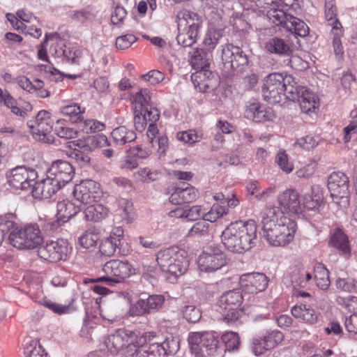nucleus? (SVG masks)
I'll return each mask as SVG.
<instances>
[{"label": "nucleus", "mask_w": 357, "mask_h": 357, "mask_svg": "<svg viewBox=\"0 0 357 357\" xmlns=\"http://www.w3.org/2000/svg\"><path fill=\"white\" fill-rule=\"evenodd\" d=\"M156 261L162 271L175 276L183 275L188 266L185 252L178 247H170L158 251Z\"/></svg>", "instance_id": "f257e3e1"}, {"label": "nucleus", "mask_w": 357, "mask_h": 357, "mask_svg": "<svg viewBox=\"0 0 357 357\" xmlns=\"http://www.w3.org/2000/svg\"><path fill=\"white\" fill-rule=\"evenodd\" d=\"M105 275L91 279V282H104L107 286L114 287L123 283L135 273V270L128 261L113 259L107 261L102 268Z\"/></svg>", "instance_id": "f03ea898"}, {"label": "nucleus", "mask_w": 357, "mask_h": 357, "mask_svg": "<svg viewBox=\"0 0 357 357\" xmlns=\"http://www.w3.org/2000/svg\"><path fill=\"white\" fill-rule=\"evenodd\" d=\"M43 236L37 224H30L24 228L15 229L8 236V241L12 246L19 250H31L40 245Z\"/></svg>", "instance_id": "7ed1b4c3"}, {"label": "nucleus", "mask_w": 357, "mask_h": 357, "mask_svg": "<svg viewBox=\"0 0 357 357\" xmlns=\"http://www.w3.org/2000/svg\"><path fill=\"white\" fill-rule=\"evenodd\" d=\"M284 84L282 97L291 101H298L305 113H309L316 107L314 95L305 87L298 86L292 76L286 75Z\"/></svg>", "instance_id": "20e7f679"}, {"label": "nucleus", "mask_w": 357, "mask_h": 357, "mask_svg": "<svg viewBox=\"0 0 357 357\" xmlns=\"http://www.w3.org/2000/svg\"><path fill=\"white\" fill-rule=\"evenodd\" d=\"M284 220L275 226L263 229L264 236L274 246H284L294 239L296 222L290 219Z\"/></svg>", "instance_id": "39448f33"}, {"label": "nucleus", "mask_w": 357, "mask_h": 357, "mask_svg": "<svg viewBox=\"0 0 357 357\" xmlns=\"http://www.w3.org/2000/svg\"><path fill=\"white\" fill-rule=\"evenodd\" d=\"M38 177L37 172L24 165L17 166L7 172L6 178L8 185L16 189L26 190L33 186Z\"/></svg>", "instance_id": "423d86ee"}, {"label": "nucleus", "mask_w": 357, "mask_h": 357, "mask_svg": "<svg viewBox=\"0 0 357 357\" xmlns=\"http://www.w3.org/2000/svg\"><path fill=\"white\" fill-rule=\"evenodd\" d=\"M349 178L342 172H333L328 178V189L337 204H348Z\"/></svg>", "instance_id": "0eeeda50"}, {"label": "nucleus", "mask_w": 357, "mask_h": 357, "mask_svg": "<svg viewBox=\"0 0 357 357\" xmlns=\"http://www.w3.org/2000/svg\"><path fill=\"white\" fill-rule=\"evenodd\" d=\"M236 286H241L242 291L248 294H257L264 291L268 284V279L262 273L253 272L243 274L238 277H232Z\"/></svg>", "instance_id": "6e6552de"}, {"label": "nucleus", "mask_w": 357, "mask_h": 357, "mask_svg": "<svg viewBox=\"0 0 357 357\" xmlns=\"http://www.w3.org/2000/svg\"><path fill=\"white\" fill-rule=\"evenodd\" d=\"M73 195L75 199L81 204H90L100 199L102 191L98 182L87 179L75 186Z\"/></svg>", "instance_id": "1a4fd4ad"}, {"label": "nucleus", "mask_w": 357, "mask_h": 357, "mask_svg": "<svg viewBox=\"0 0 357 357\" xmlns=\"http://www.w3.org/2000/svg\"><path fill=\"white\" fill-rule=\"evenodd\" d=\"M155 337V333H149L148 335L149 345L140 348L145 357H166L176 354L179 349L178 340L174 338H167L162 343H151V337Z\"/></svg>", "instance_id": "9d476101"}, {"label": "nucleus", "mask_w": 357, "mask_h": 357, "mask_svg": "<svg viewBox=\"0 0 357 357\" xmlns=\"http://www.w3.org/2000/svg\"><path fill=\"white\" fill-rule=\"evenodd\" d=\"M284 77L282 74L272 73L264 79L262 92L264 99L271 104L279 103L282 100Z\"/></svg>", "instance_id": "9b49d317"}, {"label": "nucleus", "mask_w": 357, "mask_h": 357, "mask_svg": "<svg viewBox=\"0 0 357 357\" xmlns=\"http://www.w3.org/2000/svg\"><path fill=\"white\" fill-rule=\"evenodd\" d=\"M68 252V243L63 240L47 241L38 250V255L40 258L51 262L66 260Z\"/></svg>", "instance_id": "f8f14e48"}, {"label": "nucleus", "mask_w": 357, "mask_h": 357, "mask_svg": "<svg viewBox=\"0 0 357 357\" xmlns=\"http://www.w3.org/2000/svg\"><path fill=\"white\" fill-rule=\"evenodd\" d=\"M198 267L202 271L212 272L223 266V254L218 247H211L203 252L197 260Z\"/></svg>", "instance_id": "ddd939ff"}, {"label": "nucleus", "mask_w": 357, "mask_h": 357, "mask_svg": "<svg viewBox=\"0 0 357 357\" xmlns=\"http://www.w3.org/2000/svg\"><path fill=\"white\" fill-rule=\"evenodd\" d=\"M209 68L195 69L191 80L195 88L200 91L215 90L220 83L219 76L208 70Z\"/></svg>", "instance_id": "4468645a"}, {"label": "nucleus", "mask_w": 357, "mask_h": 357, "mask_svg": "<svg viewBox=\"0 0 357 357\" xmlns=\"http://www.w3.org/2000/svg\"><path fill=\"white\" fill-rule=\"evenodd\" d=\"M79 211V207L75 206V204L70 201L63 200L59 202L56 204L57 220L47 222L45 225V229L50 231L56 230L61 226V222L63 223L68 221Z\"/></svg>", "instance_id": "2eb2a0df"}, {"label": "nucleus", "mask_w": 357, "mask_h": 357, "mask_svg": "<svg viewBox=\"0 0 357 357\" xmlns=\"http://www.w3.org/2000/svg\"><path fill=\"white\" fill-rule=\"evenodd\" d=\"M135 334L132 332L117 331L109 335L104 340V344L111 354H116L125 346L135 347L133 344V337Z\"/></svg>", "instance_id": "dca6fc26"}, {"label": "nucleus", "mask_w": 357, "mask_h": 357, "mask_svg": "<svg viewBox=\"0 0 357 357\" xmlns=\"http://www.w3.org/2000/svg\"><path fill=\"white\" fill-rule=\"evenodd\" d=\"M47 173L63 187L74 177L75 168L69 162L58 160L52 164Z\"/></svg>", "instance_id": "f3484780"}, {"label": "nucleus", "mask_w": 357, "mask_h": 357, "mask_svg": "<svg viewBox=\"0 0 357 357\" xmlns=\"http://www.w3.org/2000/svg\"><path fill=\"white\" fill-rule=\"evenodd\" d=\"M165 302L162 295H151L146 298H140L130 309L132 316H140L149 314L160 309Z\"/></svg>", "instance_id": "a211bd4d"}, {"label": "nucleus", "mask_w": 357, "mask_h": 357, "mask_svg": "<svg viewBox=\"0 0 357 357\" xmlns=\"http://www.w3.org/2000/svg\"><path fill=\"white\" fill-rule=\"evenodd\" d=\"M61 188V185L47 173L45 178L39 182L35 181L31 192L36 199H49Z\"/></svg>", "instance_id": "6ab92c4d"}, {"label": "nucleus", "mask_w": 357, "mask_h": 357, "mask_svg": "<svg viewBox=\"0 0 357 357\" xmlns=\"http://www.w3.org/2000/svg\"><path fill=\"white\" fill-rule=\"evenodd\" d=\"M238 228L234 231H238L242 239V245L244 251L252 248L254 241L257 238V225L255 220H249L248 221H236Z\"/></svg>", "instance_id": "aec40b11"}, {"label": "nucleus", "mask_w": 357, "mask_h": 357, "mask_svg": "<svg viewBox=\"0 0 357 357\" xmlns=\"http://www.w3.org/2000/svg\"><path fill=\"white\" fill-rule=\"evenodd\" d=\"M176 40L183 47L192 46L197 40L199 33L198 24H178Z\"/></svg>", "instance_id": "412c9836"}, {"label": "nucleus", "mask_w": 357, "mask_h": 357, "mask_svg": "<svg viewBox=\"0 0 357 357\" xmlns=\"http://www.w3.org/2000/svg\"><path fill=\"white\" fill-rule=\"evenodd\" d=\"M198 191L188 183H183L181 186L176 188L169 197V202L175 205L190 203L196 200Z\"/></svg>", "instance_id": "4be33fe9"}, {"label": "nucleus", "mask_w": 357, "mask_h": 357, "mask_svg": "<svg viewBox=\"0 0 357 357\" xmlns=\"http://www.w3.org/2000/svg\"><path fill=\"white\" fill-rule=\"evenodd\" d=\"M280 206L288 210L290 213L298 214L302 212V204L299 199V194L294 189L284 190L278 196Z\"/></svg>", "instance_id": "5701e85b"}, {"label": "nucleus", "mask_w": 357, "mask_h": 357, "mask_svg": "<svg viewBox=\"0 0 357 357\" xmlns=\"http://www.w3.org/2000/svg\"><path fill=\"white\" fill-rule=\"evenodd\" d=\"M236 228H238V226L236 221L225 229V247L231 252L241 253L244 250L241 235L238 234V231H234Z\"/></svg>", "instance_id": "b1692460"}, {"label": "nucleus", "mask_w": 357, "mask_h": 357, "mask_svg": "<svg viewBox=\"0 0 357 357\" xmlns=\"http://www.w3.org/2000/svg\"><path fill=\"white\" fill-rule=\"evenodd\" d=\"M225 68L234 70L240 66L246 63L247 59L237 46L228 45L225 48Z\"/></svg>", "instance_id": "393cba45"}, {"label": "nucleus", "mask_w": 357, "mask_h": 357, "mask_svg": "<svg viewBox=\"0 0 357 357\" xmlns=\"http://www.w3.org/2000/svg\"><path fill=\"white\" fill-rule=\"evenodd\" d=\"M284 220H289L283 215V212L276 206L267 207L261 213L262 228L270 227L284 222Z\"/></svg>", "instance_id": "a878e982"}, {"label": "nucleus", "mask_w": 357, "mask_h": 357, "mask_svg": "<svg viewBox=\"0 0 357 357\" xmlns=\"http://www.w3.org/2000/svg\"><path fill=\"white\" fill-rule=\"evenodd\" d=\"M291 314L296 319H299L309 324H315L318 319V315L310 305L303 304L295 305L292 307Z\"/></svg>", "instance_id": "bb28decb"}, {"label": "nucleus", "mask_w": 357, "mask_h": 357, "mask_svg": "<svg viewBox=\"0 0 357 357\" xmlns=\"http://www.w3.org/2000/svg\"><path fill=\"white\" fill-rule=\"evenodd\" d=\"M70 144L77 146L78 148L83 149L84 151H92L97 147H102L108 145V140L104 135H96L89 136L84 140L72 141Z\"/></svg>", "instance_id": "cd10ccee"}, {"label": "nucleus", "mask_w": 357, "mask_h": 357, "mask_svg": "<svg viewBox=\"0 0 357 357\" xmlns=\"http://www.w3.org/2000/svg\"><path fill=\"white\" fill-rule=\"evenodd\" d=\"M109 209L100 204H94L87 206L84 211V217L88 221L99 222L105 218Z\"/></svg>", "instance_id": "c85d7f7f"}, {"label": "nucleus", "mask_w": 357, "mask_h": 357, "mask_svg": "<svg viewBox=\"0 0 357 357\" xmlns=\"http://www.w3.org/2000/svg\"><path fill=\"white\" fill-rule=\"evenodd\" d=\"M112 137L118 145H124L127 143L133 142L137 136L136 133L126 126H119L116 128L112 132Z\"/></svg>", "instance_id": "c756f323"}, {"label": "nucleus", "mask_w": 357, "mask_h": 357, "mask_svg": "<svg viewBox=\"0 0 357 357\" xmlns=\"http://www.w3.org/2000/svg\"><path fill=\"white\" fill-rule=\"evenodd\" d=\"M189 61L193 69L209 68L207 53L201 48H193L189 52Z\"/></svg>", "instance_id": "7c9ffc66"}, {"label": "nucleus", "mask_w": 357, "mask_h": 357, "mask_svg": "<svg viewBox=\"0 0 357 357\" xmlns=\"http://www.w3.org/2000/svg\"><path fill=\"white\" fill-rule=\"evenodd\" d=\"M120 243V235L112 234L109 238L102 241L99 246V251L102 255L111 257L114 254Z\"/></svg>", "instance_id": "2f4dec72"}, {"label": "nucleus", "mask_w": 357, "mask_h": 357, "mask_svg": "<svg viewBox=\"0 0 357 357\" xmlns=\"http://www.w3.org/2000/svg\"><path fill=\"white\" fill-rule=\"evenodd\" d=\"M53 121L50 116V114L44 110L40 111L35 120H31L27 122V125H31L36 128L40 129L45 132L51 133L52 130Z\"/></svg>", "instance_id": "473e14b6"}, {"label": "nucleus", "mask_w": 357, "mask_h": 357, "mask_svg": "<svg viewBox=\"0 0 357 357\" xmlns=\"http://www.w3.org/2000/svg\"><path fill=\"white\" fill-rule=\"evenodd\" d=\"M311 194L304 195L303 205L309 210H314L319 207L322 202V193L319 185H312Z\"/></svg>", "instance_id": "72a5a7b5"}, {"label": "nucleus", "mask_w": 357, "mask_h": 357, "mask_svg": "<svg viewBox=\"0 0 357 357\" xmlns=\"http://www.w3.org/2000/svg\"><path fill=\"white\" fill-rule=\"evenodd\" d=\"M116 212L127 223L131 222L135 218L132 203L128 199L120 198L117 200Z\"/></svg>", "instance_id": "f704fd0d"}, {"label": "nucleus", "mask_w": 357, "mask_h": 357, "mask_svg": "<svg viewBox=\"0 0 357 357\" xmlns=\"http://www.w3.org/2000/svg\"><path fill=\"white\" fill-rule=\"evenodd\" d=\"M231 285L229 286L227 284L228 290L225 291V303L227 305L239 306L243 301V296L241 291L238 288V286H236V284L234 283V280L231 278Z\"/></svg>", "instance_id": "c9c22d12"}, {"label": "nucleus", "mask_w": 357, "mask_h": 357, "mask_svg": "<svg viewBox=\"0 0 357 357\" xmlns=\"http://www.w3.org/2000/svg\"><path fill=\"white\" fill-rule=\"evenodd\" d=\"M212 340V333L208 332H194L191 333L188 337V342L191 346V349L196 352L198 350H203L204 341Z\"/></svg>", "instance_id": "e433bc0d"}, {"label": "nucleus", "mask_w": 357, "mask_h": 357, "mask_svg": "<svg viewBox=\"0 0 357 357\" xmlns=\"http://www.w3.org/2000/svg\"><path fill=\"white\" fill-rule=\"evenodd\" d=\"M331 245L340 250L342 254H349L350 249L346 235L340 230H337L331 236Z\"/></svg>", "instance_id": "4c0bfd02"}, {"label": "nucleus", "mask_w": 357, "mask_h": 357, "mask_svg": "<svg viewBox=\"0 0 357 357\" xmlns=\"http://www.w3.org/2000/svg\"><path fill=\"white\" fill-rule=\"evenodd\" d=\"M133 109L142 110L145 107L151 106L149 102L151 101L150 91L148 89H142L137 92L132 98Z\"/></svg>", "instance_id": "58836bf2"}, {"label": "nucleus", "mask_w": 357, "mask_h": 357, "mask_svg": "<svg viewBox=\"0 0 357 357\" xmlns=\"http://www.w3.org/2000/svg\"><path fill=\"white\" fill-rule=\"evenodd\" d=\"M314 280L317 286L322 290H326L331 284L329 280V272L321 264L314 268Z\"/></svg>", "instance_id": "ea45409f"}, {"label": "nucleus", "mask_w": 357, "mask_h": 357, "mask_svg": "<svg viewBox=\"0 0 357 357\" xmlns=\"http://www.w3.org/2000/svg\"><path fill=\"white\" fill-rule=\"evenodd\" d=\"M60 112L63 115L69 117V120L73 123H78L83 119L84 109L82 110L77 104L73 103L63 106L61 107Z\"/></svg>", "instance_id": "a19ab883"}, {"label": "nucleus", "mask_w": 357, "mask_h": 357, "mask_svg": "<svg viewBox=\"0 0 357 357\" xmlns=\"http://www.w3.org/2000/svg\"><path fill=\"white\" fill-rule=\"evenodd\" d=\"M69 142L68 146L73 150L69 154V156L75 160V162L81 167H86L90 163L91 158L88 155L87 153L91 152L90 151H84L83 149L78 148L77 146H74Z\"/></svg>", "instance_id": "79ce46f5"}, {"label": "nucleus", "mask_w": 357, "mask_h": 357, "mask_svg": "<svg viewBox=\"0 0 357 357\" xmlns=\"http://www.w3.org/2000/svg\"><path fill=\"white\" fill-rule=\"evenodd\" d=\"M266 48L271 53L277 54H287L289 52V47L286 42L281 38H273L266 44Z\"/></svg>", "instance_id": "37998d69"}, {"label": "nucleus", "mask_w": 357, "mask_h": 357, "mask_svg": "<svg viewBox=\"0 0 357 357\" xmlns=\"http://www.w3.org/2000/svg\"><path fill=\"white\" fill-rule=\"evenodd\" d=\"M183 319L188 323H197L202 318V310L195 305H186L181 310Z\"/></svg>", "instance_id": "c03bdc74"}, {"label": "nucleus", "mask_w": 357, "mask_h": 357, "mask_svg": "<svg viewBox=\"0 0 357 357\" xmlns=\"http://www.w3.org/2000/svg\"><path fill=\"white\" fill-rule=\"evenodd\" d=\"M312 279L311 274L304 270L294 272L291 275V283L294 288H304Z\"/></svg>", "instance_id": "a18cd8bd"}, {"label": "nucleus", "mask_w": 357, "mask_h": 357, "mask_svg": "<svg viewBox=\"0 0 357 357\" xmlns=\"http://www.w3.org/2000/svg\"><path fill=\"white\" fill-rule=\"evenodd\" d=\"M342 24H335L332 28V34L333 35V47L336 56H342L344 51L340 40V37L342 36Z\"/></svg>", "instance_id": "49530a36"}, {"label": "nucleus", "mask_w": 357, "mask_h": 357, "mask_svg": "<svg viewBox=\"0 0 357 357\" xmlns=\"http://www.w3.org/2000/svg\"><path fill=\"white\" fill-rule=\"evenodd\" d=\"M267 18L272 22H296L295 20L291 21L294 19L291 15H288L284 13L282 10L271 8L266 13Z\"/></svg>", "instance_id": "de8ad7c7"}, {"label": "nucleus", "mask_w": 357, "mask_h": 357, "mask_svg": "<svg viewBox=\"0 0 357 357\" xmlns=\"http://www.w3.org/2000/svg\"><path fill=\"white\" fill-rule=\"evenodd\" d=\"M65 120L59 119L56 121L54 131L58 137L66 139H73L77 136V131L71 128L63 125Z\"/></svg>", "instance_id": "09e8293b"}, {"label": "nucleus", "mask_w": 357, "mask_h": 357, "mask_svg": "<svg viewBox=\"0 0 357 357\" xmlns=\"http://www.w3.org/2000/svg\"><path fill=\"white\" fill-rule=\"evenodd\" d=\"M176 138L179 141L192 144L203 139V133L198 132L195 130H189L178 132Z\"/></svg>", "instance_id": "8fccbe9b"}, {"label": "nucleus", "mask_w": 357, "mask_h": 357, "mask_svg": "<svg viewBox=\"0 0 357 357\" xmlns=\"http://www.w3.org/2000/svg\"><path fill=\"white\" fill-rule=\"evenodd\" d=\"M225 202H227V206H225V215L234 214L240 208V200L233 192L228 193L227 197L225 196Z\"/></svg>", "instance_id": "3c124183"}, {"label": "nucleus", "mask_w": 357, "mask_h": 357, "mask_svg": "<svg viewBox=\"0 0 357 357\" xmlns=\"http://www.w3.org/2000/svg\"><path fill=\"white\" fill-rule=\"evenodd\" d=\"M98 240L99 236L98 234L86 231L79 238L78 241L82 248L89 249L95 246Z\"/></svg>", "instance_id": "603ef678"}, {"label": "nucleus", "mask_w": 357, "mask_h": 357, "mask_svg": "<svg viewBox=\"0 0 357 357\" xmlns=\"http://www.w3.org/2000/svg\"><path fill=\"white\" fill-rule=\"evenodd\" d=\"M30 132L33 137L39 142L46 144H52L54 142V136L49 132H45V131L40 130L39 128H36L35 126L31 125H27Z\"/></svg>", "instance_id": "864d4df0"}, {"label": "nucleus", "mask_w": 357, "mask_h": 357, "mask_svg": "<svg viewBox=\"0 0 357 357\" xmlns=\"http://www.w3.org/2000/svg\"><path fill=\"white\" fill-rule=\"evenodd\" d=\"M240 345V338L237 333L225 332V350L229 351L238 349Z\"/></svg>", "instance_id": "5fc2aeb1"}, {"label": "nucleus", "mask_w": 357, "mask_h": 357, "mask_svg": "<svg viewBox=\"0 0 357 357\" xmlns=\"http://www.w3.org/2000/svg\"><path fill=\"white\" fill-rule=\"evenodd\" d=\"M284 28L289 31L295 37H305L309 33V27L307 24H283Z\"/></svg>", "instance_id": "6e6d98bb"}, {"label": "nucleus", "mask_w": 357, "mask_h": 357, "mask_svg": "<svg viewBox=\"0 0 357 357\" xmlns=\"http://www.w3.org/2000/svg\"><path fill=\"white\" fill-rule=\"evenodd\" d=\"M275 162L284 172L289 174L294 169L293 164L289 162L287 154L284 151H280L275 157Z\"/></svg>", "instance_id": "4d7b16f0"}, {"label": "nucleus", "mask_w": 357, "mask_h": 357, "mask_svg": "<svg viewBox=\"0 0 357 357\" xmlns=\"http://www.w3.org/2000/svg\"><path fill=\"white\" fill-rule=\"evenodd\" d=\"M248 119L256 122H264L273 119L274 114L271 108H266L260 105V109L257 112L256 116L249 113Z\"/></svg>", "instance_id": "13d9d810"}, {"label": "nucleus", "mask_w": 357, "mask_h": 357, "mask_svg": "<svg viewBox=\"0 0 357 357\" xmlns=\"http://www.w3.org/2000/svg\"><path fill=\"white\" fill-rule=\"evenodd\" d=\"M283 334L278 331H272L263 337L265 341L264 344L269 349H273L276 347L283 340Z\"/></svg>", "instance_id": "bf43d9fd"}, {"label": "nucleus", "mask_w": 357, "mask_h": 357, "mask_svg": "<svg viewBox=\"0 0 357 357\" xmlns=\"http://www.w3.org/2000/svg\"><path fill=\"white\" fill-rule=\"evenodd\" d=\"M223 216V206L219 204H214L210 211L204 214V220L215 222Z\"/></svg>", "instance_id": "052dcab7"}, {"label": "nucleus", "mask_w": 357, "mask_h": 357, "mask_svg": "<svg viewBox=\"0 0 357 357\" xmlns=\"http://www.w3.org/2000/svg\"><path fill=\"white\" fill-rule=\"evenodd\" d=\"M105 128L104 123L95 119H87L83 122L82 130L86 133L102 131Z\"/></svg>", "instance_id": "680f3d73"}, {"label": "nucleus", "mask_w": 357, "mask_h": 357, "mask_svg": "<svg viewBox=\"0 0 357 357\" xmlns=\"http://www.w3.org/2000/svg\"><path fill=\"white\" fill-rule=\"evenodd\" d=\"M14 218L15 216L11 213L0 215V231L3 236H5L14 227Z\"/></svg>", "instance_id": "e2e57ef3"}, {"label": "nucleus", "mask_w": 357, "mask_h": 357, "mask_svg": "<svg viewBox=\"0 0 357 357\" xmlns=\"http://www.w3.org/2000/svg\"><path fill=\"white\" fill-rule=\"evenodd\" d=\"M137 40V38L132 34H126L116 38V47L119 50H126L130 47Z\"/></svg>", "instance_id": "0e129e2a"}, {"label": "nucleus", "mask_w": 357, "mask_h": 357, "mask_svg": "<svg viewBox=\"0 0 357 357\" xmlns=\"http://www.w3.org/2000/svg\"><path fill=\"white\" fill-rule=\"evenodd\" d=\"M45 307H47L53 312L58 314H66L70 312V305H61L54 303L50 300H44L42 303Z\"/></svg>", "instance_id": "69168bd1"}, {"label": "nucleus", "mask_w": 357, "mask_h": 357, "mask_svg": "<svg viewBox=\"0 0 357 357\" xmlns=\"http://www.w3.org/2000/svg\"><path fill=\"white\" fill-rule=\"evenodd\" d=\"M165 78V75L157 70H150L148 73L142 75V79L149 82L152 85L161 82Z\"/></svg>", "instance_id": "338daca9"}, {"label": "nucleus", "mask_w": 357, "mask_h": 357, "mask_svg": "<svg viewBox=\"0 0 357 357\" xmlns=\"http://www.w3.org/2000/svg\"><path fill=\"white\" fill-rule=\"evenodd\" d=\"M208 224L204 221H200L194 225L188 233V237H194L196 236H204L207 233Z\"/></svg>", "instance_id": "774afa93"}]
</instances>
